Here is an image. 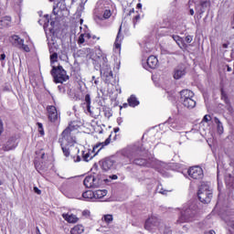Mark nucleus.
Segmentation results:
<instances>
[{
  "label": "nucleus",
  "instance_id": "bf43d9fd",
  "mask_svg": "<svg viewBox=\"0 0 234 234\" xmlns=\"http://www.w3.org/2000/svg\"><path fill=\"white\" fill-rule=\"evenodd\" d=\"M40 158L42 159V160H45V153L43 152V153H41V156H40Z\"/></svg>",
  "mask_w": 234,
  "mask_h": 234
},
{
  "label": "nucleus",
  "instance_id": "864d4df0",
  "mask_svg": "<svg viewBox=\"0 0 234 234\" xmlns=\"http://www.w3.org/2000/svg\"><path fill=\"white\" fill-rule=\"evenodd\" d=\"M75 162H81V157H80V155H77Z\"/></svg>",
  "mask_w": 234,
  "mask_h": 234
},
{
  "label": "nucleus",
  "instance_id": "5fc2aeb1",
  "mask_svg": "<svg viewBox=\"0 0 234 234\" xmlns=\"http://www.w3.org/2000/svg\"><path fill=\"white\" fill-rule=\"evenodd\" d=\"M189 14H190V16H195V10L190 9V10H189Z\"/></svg>",
  "mask_w": 234,
  "mask_h": 234
},
{
  "label": "nucleus",
  "instance_id": "f03ea898",
  "mask_svg": "<svg viewBox=\"0 0 234 234\" xmlns=\"http://www.w3.org/2000/svg\"><path fill=\"white\" fill-rule=\"evenodd\" d=\"M50 74L53 78L54 83H65V81H69V77L67 75V70L63 69V66H53Z\"/></svg>",
  "mask_w": 234,
  "mask_h": 234
},
{
  "label": "nucleus",
  "instance_id": "2f4dec72",
  "mask_svg": "<svg viewBox=\"0 0 234 234\" xmlns=\"http://www.w3.org/2000/svg\"><path fill=\"white\" fill-rule=\"evenodd\" d=\"M220 92H221V100L225 101L227 105H229V98L228 97V93L224 91V88H221Z\"/></svg>",
  "mask_w": 234,
  "mask_h": 234
},
{
  "label": "nucleus",
  "instance_id": "4c0bfd02",
  "mask_svg": "<svg viewBox=\"0 0 234 234\" xmlns=\"http://www.w3.org/2000/svg\"><path fill=\"white\" fill-rule=\"evenodd\" d=\"M50 62L51 63L58 62V53L57 52H54L53 54L50 55Z\"/></svg>",
  "mask_w": 234,
  "mask_h": 234
},
{
  "label": "nucleus",
  "instance_id": "79ce46f5",
  "mask_svg": "<svg viewBox=\"0 0 234 234\" xmlns=\"http://www.w3.org/2000/svg\"><path fill=\"white\" fill-rule=\"evenodd\" d=\"M5 133V126L3 124V120L0 118V136Z\"/></svg>",
  "mask_w": 234,
  "mask_h": 234
},
{
  "label": "nucleus",
  "instance_id": "f3484780",
  "mask_svg": "<svg viewBox=\"0 0 234 234\" xmlns=\"http://www.w3.org/2000/svg\"><path fill=\"white\" fill-rule=\"evenodd\" d=\"M93 200H99L100 202L103 201V198L107 197V190H95Z\"/></svg>",
  "mask_w": 234,
  "mask_h": 234
},
{
  "label": "nucleus",
  "instance_id": "69168bd1",
  "mask_svg": "<svg viewBox=\"0 0 234 234\" xmlns=\"http://www.w3.org/2000/svg\"><path fill=\"white\" fill-rule=\"evenodd\" d=\"M58 89H61V86H58Z\"/></svg>",
  "mask_w": 234,
  "mask_h": 234
},
{
  "label": "nucleus",
  "instance_id": "37998d69",
  "mask_svg": "<svg viewBox=\"0 0 234 234\" xmlns=\"http://www.w3.org/2000/svg\"><path fill=\"white\" fill-rule=\"evenodd\" d=\"M98 40H100V37H96V35H93V36H91L90 41L91 43H96V41H98Z\"/></svg>",
  "mask_w": 234,
  "mask_h": 234
},
{
  "label": "nucleus",
  "instance_id": "680f3d73",
  "mask_svg": "<svg viewBox=\"0 0 234 234\" xmlns=\"http://www.w3.org/2000/svg\"><path fill=\"white\" fill-rule=\"evenodd\" d=\"M223 48H228V44H223Z\"/></svg>",
  "mask_w": 234,
  "mask_h": 234
},
{
  "label": "nucleus",
  "instance_id": "b1692460",
  "mask_svg": "<svg viewBox=\"0 0 234 234\" xmlns=\"http://www.w3.org/2000/svg\"><path fill=\"white\" fill-rule=\"evenodd\" d=\"M62 217L65 218V220H67V222H69V224H76V222L79 220L78 217H76L74 214H63Z\"/></svg>",
  "mask_w": 234,
  "mask_h": 234
},
{
  "label": "nucleus",
  "instance_id": "aec40b11",
  "mask_svg": "<svg viewBox=\"0 0 234 234\" xmlns=\"http://www.w3.org/2000/svg\"><path fill=\"white\" fill-rule=\"evenodd\" d=\"M94 156H96V154L90 152V150L82 151V159L84 162H90Z\"/></svg>",
  "mask_w": 234,
  "mask_h": 234
},
{
  "label": "nucleus",
  "instance_id": "c85d7f7f",
  "mask_svg": "<svg viewBox=\"0 0 234 234\" xmlns=\"http://www.w3.org/2000/svg\"><path fill=\"white\" fill-rule=\"evenodd\" d=\"M121 35H122V27L119 28V31L115 39V43H114L115 48H121L122 47V42L120 41Z\"/></svg>",
  "mask_w": 234,
  "mask_h": 234
},
{
  "label": "nucleus",
  "instance_id": "7ed1b4c3",
  "mask_svg": "<svg viewBox=\"0 0 234 234\" xmlns=\"http://www.w3.org/2000/svg\"><path fill=\"white\" fill-rule=\"evenodd\" d=\"M197 198L202 204H209L213 198V191L209 189V186L202 183L198 188Z\"/></svg>",
  "mask_w": 234,
  "mask_h": 234
},
{
  "label": "nucleus",
  "instance_id": "58836bf2",
  "mask_svg": "<svg viewBox=\"0 0 234 234\" xmlns=\"http://www.w3.org/2000/svg\"><path fill=\"white\" fill-rule=\"evenodd\" d=\"M200 6H201L202 8H207V6H211V2H210V1H207V0L202 1V2L200 3Z\"/></svg>",
  "mask_w": 234,
  "mask_h": 234
},
{
  "label": "nucleus",
  "instance_id": "6ab92c4d",
  "mask_svg": "<svg viewBox=\"0 0 234 234\" xmlns=\"http://www.w3.org/2000/svg\"><path fill=\"white\" fill-rule=\"evenodd\" d=\"M85 232V227L81 224H77L70 229V234H82Z\"/></svg>",
  "mask_w": 234,
  "mask_h": 234
},
{
  "label": "nucleus",
  "instance_id": "603ef678",
  "mask_svg": "<svg viewBox=\"0 0 234 234\" xmlns=\"http://www.w3.org/2000/svg\"><path fill=\"white\" fill-rule=\"evenodd\" d=\"M133 14H134V8L129 11L128 16H133Z\"/></svg>",
  "mask_w": 234,
  "mask_h": 234
},
{
  "label": "nucleus",
  "instance_id": "6e6d98bb",
  "mask_svg": "<svg viewBox=\"0 0 234 234\" xmlns=\"http://www.w3.org/2000/svg\"><path fill=\"white\" fill-rule=\"evenodd\" d=\"M113 133H120V128H118V127L113 128Z\"/></svg>",
  "mask_w": 234,
  "mask_h": 234
},
{
  "label": "nucleus",
  "instance_id": "20e7f679",
  "mask_svg": "<svg viewBox=\"0 0 234 234\" xmlns=\"http://www.w3.org/2000/svg\"><path fill=\"white\" fill-rule=\"evenodd\" d=\"M47 114H48V120L51 123H56L58 120H59V113L58 112V108L54 105H48L46 108Z\"/></svg>",
  "mask_w": 234,
  "mask_h": 234
},
{
  "label": "nucleus",
  "instance_id": "72a5a7b5",
  "mask_svg": "<svg viewBox=\"0 0 234 234\" xmlns=\"http://www.w3.org/2000/svg\"><path fill=\"white\" fill-rule=\"evenodd\" d=\"M111 16H112V12L111 11V9H106L102 15V18L101 19H109Z\"/></svg>",
  "mask_w": 234,
  "mask_h": 234
},
{
  "label": "nucleus",
  "instance_id": "2eb2a0df",
  "mask_svg": "<svg viewBox=\"0 0 234 234\" xmlns=\"http://www.w3.org/2000/svg\"><path fill=\"white\" fill-rule=\"evenodd\" d=\"M16 149V138L11 137L8 141L3 145V151H12Z\"/></svg>",
  "mask_w": 234,
  "mask_h": 234
},
{
  "label": "nucleus",
  "instance_id": "f8f14e48",
  "mask_svg": "<svg viewBox=\"0 0 234 234\" xmlns=\"http://www.w3.org/2000/svg\"><path fill=\"white\" fill-rule=\"evenodd\" d=\"M91 37H92V35H90V33L80 34L78 39V43L79 45H83V43L87 41L88 45H94V42L90 41Z\"/></svg>",
  "mask_w": 234,
  "mask_h": 234
},
{
  "label": "nucleus",
  "instance_id": "39448f33",
  "mask_svg": "<svg viewBox=\"0 0 234 234\" xmlns=\"http://www.w3.org/2000/svg\"><path fill=\"white\" fill-rule=\"evenodd\" d=\"M187 175L193 180H202L204 178V170L200 166H191L187 170Z\"/></svg>",
  "mask_w": 234,
  "mask_h": 234
},
{
  "label": "nucleus",
  "instance_id": "1a4fd4ad",
  "mask_svg": "<svg viewBox=\"0 0 234 234\" xmlns=\"http://www.w3.org/2000/svg\"><path fill=\"white\" fill-rule=\"evenodd\" d=\"M85 187H98V179L94 176H88L83 180Z\"/></svg>",
  "mask_w": 234,
  "mask_h": 234
},
{
  "label": "nucleus",
  "instance_id": "f704fd0d",
  "mask_svg": "<svg viewBox=\"0 0 234 234\" xmlns=\"http://www.w3.org/2000/svg\"><path fill=\"white\" fill-rule=\"evenodd\" d=\"M35 169L39 173L43 169V165H41V163L37 160H35L34 162Z\"/></svg>",
  "mask_w": 234,
  "mask_h": 234
},
{
  "label": "nucleus",
  "instance_id": "a18cd8bd",
  "mask_svg": "<svg viewBox=\"0 0 234 234\" xmlns=\"http://www.w3.org/2000/svg\"><path fill=\"white\" fill-rule=\"evenodd\" d=\"M203 122H206V123H207V122H211V116L210 115H205L203 117Z\"/></svg>",
  "mask_w": 234,
  "mask_h": 234
},
{
  "label": "nucleus",
  "instance_id": "6e6552de",
  "mask_svg": "<svg viewBox=\"0 0 234 234\" xmlns=\"http://www.w3.org/2000/svg\"><path fill=\"white\" fill-rule=\"evenodd\" d=\"M133 164L135 165H140L141 167H151V163H149V160L141 157V155L138 154H133Z\"/></svg>",
  "mask_w": 234,
  "mask_h": 234
},
{
  "label": "nucleus",
  "instance_id": "09e8293b",
  "mask_svg": "<svg viewBox=\"0 0 234 234\" xmlns=\"http://www.w3.org/2000/svg\"><path fill=\"white\" fill-rule=\"evenodd\" d=\"M225 69H227V72H231V70H233L231 67L228 64L225 65Z\"/></svg>",
  "mask_w": 234,
  "mask_h": 234
},
{
  "label": "nucleus",
  "instance_id": "4be33fe9",
  "mask_svg": "<svg viewBox=\"0 0 234 234\" xmlns=\"http://www.w3.org/2000/svg\"><path fill=\"white\" fill-rule=\"evenodd\" d=\"M184 107H186V109H195L197 106V101L193 100V98L186 99L182 101Z\"/></svg>",
  "mask_w": 234,
  "mask_h": 234
},
{
  "label": "nucleus",
  "instance_id": "412c9836",
  "mask_svg": "<svg viewBox=\"0 0 234 234\" xmlns=\"http://www.w3.org/2000/svg\"><path fill=\"white\" fill-rule=\"evenodd\" d=\"M103 72V76H105V83H111V80H112V70L111 68H106V69H101Z\"/></svg>",
  "mask_w": 234,
  "mask_h": 234
},
{
  "label": "nucleus",
  "instance_id": "4d7b16f0",
  "mask_svg": "<svg viewBox=\"0 0 234 234\" xmlns=\"http://www.w3.org/2000/svg\"><path fill=\"white\" fill-rule=\"evenodd\" d=\"M159 193H161V195H166V194H167V191H165V190H160Z\"/></svg>",
  "mask_w": 234,
  "mask_h": 234
},
{
  "label": "nucleus",
  "instance_id": "c9c22d12",
  "mask_svg": "<svg viewBox=\"0 0 234 234\" xmlns=\"http://www.w3.org/2000/svg\"><path fill=\"white\" fill-rule=\"evenodd\" d=\"M37 125L38 127V133L41 134V136H45V130L43 129V123L37 122Z\"/></svg>",
  "mask_w": 234,
  "mask_h": 234
},
{
  "label": "nucleus",
  "instance_id": "5701e85b",
  "mask_svg": "<svg viewBox=\"0 0 234 234\" xmlns=\"http://www.w3.org/2000/svg\"><path fill=\"white\" fill-rule=\"evenodd\" d=\"M127 101L130 107H138L140 105V101H138L135 95H131Z\"/></svg>",
  "mask_w": 234,
  "mask_h": 234
},
{
  "label": "nucleus",
  "instance_id": "ddd939ff",
  "mask_svg": "<svg viewBox=\"0 0 234 234\" xmlns=\"http://www.w3.org/2000/svg\"><path fill=\"white\" fill-rule=\"evenodd\" d=\"M12 25V16H3L0 18V30L3 28H8Z\"/></svg>",
  "mask_w": 234,
  "mask_h": 234
},
{
  "label": "nucleus",
  "instance_id": "bb28decb",
  "mask_svg": "<svg viewBox=\"0 0 234 234\" xmlns=\"http://www.w3.org/2000/svg\"><path fill=\"white\" fill-rule=\"evenodd\" d=\"M11 39H13V45H16V47H20L21 46V41H25V39L19 37V36L17 35H13L11 36Z\"/></svg>",
  "mask_w": 234,
  "mask_h": 234
},
{
  "label": "nucleus",
  "instance_id": "052dcab7",
  "mask_svg": "<svg viewBox=\"0 0 234 234\" xmlns=\"http://www.w3.org/2000/svg\"><path fill=\"white\" fill-rule=\"evenodd\" d=\"M136 8H142V4H137Z\"/></svg>",
  "mask_w": 234,
  "mask_h": 234
},
{
  "label": "nucleus",
  "instance_id": "13d9d810",
  "mask_svg": "<svg viewBox=\"0 0 234 234\" xmlns=\"http://www.w3.org/2000/svg\"><path fill=\"white\" fill-rule=\"evenodd\" d=\"M207 234H217V232H215V230L211 229Z\"/></svg>",
  "mask_w": 234,
  "mask_h": 234
},
{
  "label": "nucleus",
  "instance_id": "a211bd4d",
  "mask_svg": "<svg viewBox=\"0 0 234 234\" xmlns=\"http://www.w3.org/2000/svg\"><path fill=\"white\" fill-rule=\"evenodd\" d=\"M172 38L174 39V41H176V45L180 47V48H187V44L184 42V38H182V37L178 35H173Z\"/></svg>",
  "mask_w": 234,
  "mask_h": 234
},
{
  "label": "nucleus",
  "instance_id": "4468645a",
  "mask_svg": "<svg viewBox=\"0 0 234 234\" xmlns=\"http://www.w3.org/2000/svg\"><path fill=\"white\" fill-rule=\"evenodd\" d=\"M190 98H195V93H193L191 90H183L180 91L181 101H185L186 100H189Z\"/></svg>",
  "mask_w": 234,
  "mask_h": 234
},
{
  "label": "nucleus",
  "instance_id": "cd10ccee",
  "mask_svg": "<svg viewBox=\"0 0 234 234\" xmlns=\"http://www.w3.org/2000/svg\"><path fill=\"white\" fill-rule=\"evenodd\" d=\"M214 122L218 126V133H219V134H222L224 133V126L222 125V122L217 117L214 118Z\"/></svg>",
  "mask_w": 234,
  "mask_h": 234
},
{
  "label": "nucleus",
  "instance_id": "0eeeda50",
  "mask_svg": "<svg viewBox=\"0 0 234 234\" xmlns=\"http://www.w3.org/2000/svg\"><path fill=\"white\" fill-rule=\"evenodd\" d=\"M158 226H160V219L152 216L146 219L144 223V229H147V231H153V229H154V228H158Z\"/></svg>",
  "mask_w": 234,
  "mask_h": 234
},
{
  "label": "nucleus",
  "instance_id": "393cba45",
  "mask_svg": "<svg viewBox=\"0 0 234 234\" xmlns=\"http://www.w3.org/2000/svg\"><path fill=\"white\" fill-rule=\"evenodd\" d=\"M84 105H86L87 111L90 113V115L94 116V114L92 113V111H90V94L85 95Z\"/></svg>",
  "mask_w": 234,
  "mask_h": 234
},
{
  "label": "nucleus",
  "instance_id": "c756f323",
  "mask_svg": "<svg viewBox=\"0 0 234 234\" xmlns=\"http://www.w3.org/2000/svg\"><path fill=\"white\" fill-rule=\"evenodd\" d=\"M186 75V70L184 69H176L175 73H174V79L175 80H180V78H182V76Z\"/></svg>",
  "mask_w": 234,
  "mask_h": 234
},
{
  "label": "nucleus",
  "instance_id": "f257e3e1",
  "mask_svg": "<svg viewBox=\"0 0 234 234\" xmlns=\"http://www.w3.org/2000/svg\"><path fill=\"white\" fill-rule=\"evenodd\" d=\"M75 132H76V126L70 123L61 133L60 138L58 139L63 154L67 158H69V156H72L74 158V153L77 154L78 153H80V149L74 146V144H76V135L74 133Z\"/></svg>",
  "mask_w": 234,
  "mask_h": 234
},
{
  "label": "nucleus",
  "instance_id": "ea45409f",
  "mask_svg": "<svg viewBox=\"0 0 234 234\" xmlns=\"http://www.w3.org/2000/svg\"><path fill=\"white\" fill-rule=\"evenodd\" d=\"M138 21H140V14H138L133 18V23L134 25V27H136V24L138 23Z\"/></svg>",
  "mask_w": 234,
  "mask_h": 234
},
{
  "label": "nucleus",
  "instance_id": "8fccbe9b",
  "mask_svg": "<svg viewBox=\"0 0 234 234\" xmlns=\"http://www.w3.org/2000/svg\"><path fill=\"white\" fill-rule=\"evenodd\" d=\"M129 107V104L127 102L123 103L121 109H127Z\"/></svg>",
  "mask_w": 234,
  "mask_h": 234
},
{
  "label": "nucleus",
  "instance_id": "9d476101",
  "mask_svg": "<svg viewBox=\"0 0 234 234\" xmlns=\"http://www.w3.org/2000/svg\"><path fill=\"white\" fill-rule=\"evenodd\" d=\"M134 154L128 152L123 154L120 158V164L122 165H129V164H133Z\"/></svg>",
  "mask_w": 234,
  "mask_h": 234
},
{
  "label": "nucleus",
  "instance_id": "7c9ffc66",
  "mask_svg": "<svg viewBox=\"0 0 234 234\" xmlns=\"http://www.w3.org/2000/svg\"><path fill=\"white\" fill-rule=\"evenodd\" d=\"M109 144H111V135L103 143L95 145L93 147V151H96L98 147H101V149H102V147H105V145H109Z\"/></svg>",
  "mask_w": 234,
  "mask_h": 234
},
{
  "label": "nucleus",
  "instance_id": "338daca9",
  "mask_svg": "<svg viewBox=\"0 0 234 234\" xmlns=\"http://www.w3.org/2000/svg\"><path fill=\"white\" fill-rule=\"evenodd\" d=\"M49 1H54V0H49Z\"/></svg>",
  "mask_w": 234,
  "mask_h": 234
},
{
  "label": "nucleus",
  "instance_id": "473e14b6",
  "mask_svg": "<svg viewBox=\"0 0 234 234\" xmlns=\"http://www.w3.org/2000/svg\"><path fill=\"white\" fill-rule=\"evenodd\" d=\"M18 48H21L24 52H30V48L28 45L25 44V40H20V46Z\"/></svg>",
  "mask_w": 234,
  "mask_h": 234
},
{
  "label": "nucleus",
  "instance_id": "e433bc0d",
  "mask_svg": "<svg viewBox=\"0 0 234 234\" xmlns=\"http://www.w3.org/2000/svg\"><path fill=\"white\" fill-rule=\"evenodd\" d=\"M112 220H113L112 215L107 214L104 216V222H106V224H111Z\"/></svg>",
  "mask_w": 234,
  "mask_h": 234
},
{
  "label": "nucleus",
  "instance_id": "0e129e2a",
  "mask_svg": "<svg viewBox=\"0 0 234 234\" xmlns=\"http://www.w3.org/2000/svg\"><path fill=\"white\" fill-rule=\"evenodd\" d=\"M95 84H98V81L95 80Z\"/></svg>",
  "mask_w": 234,
  "mask_h": 234
},
{
  "label": "nucleus",
  "instance_id": "c03bdc74",
  "mask_svg": "<svg viewBox=\"0 0 234 234\" xmlns=\"http://www.w3.org/2000/svg\"><path fill=\"white\" fill-rule=\"evenodd\" d=\"M186 43H191L193 41V36L188 35L185 38Z\"/></svg>",
  "mask_w": 234,
  "mask_h": 234
},
{
  "label": "nucleus",
  "instance_id": "e2e57ef3",
  "mask_svg": "<svg viewBox=\"0 0 234 234\" xmlns=\"http://www.w3.org/2000/svg\"><path fill=\"white\" fill-rule=\"evenodd\" d=\"M0 186H3V181L0 180Z\"/></svg>",
  "mask_w": 234,
  "mask_h": 234
},
{
  "label": "nucleus",
  "instance_id": "a19ab883",
  "mask_svg": "<svg viewBox=\"0 0 234 234\" xmlns=\"http://www.w3.org/2000/svg\"><path fill=\"white\" fill-rule=\"evenodd\" d=\"M164 23H165L164 28H171V23L169 22V18L164 19Z\"/></svg>",
  "mask_w": 234,
  "mask_h": 234
},
{
  "label": "nucleus",
  "instance_id": "dca6fc26",
  "mask_svg": "<svg viewBox=\"0 0 234 234\" xmlns=\"http://www.w3.org/2000/svg\"><path fill=\"white\" fill-rule=\"evenodd\" d=\"M146 63L149 69H156V67H158V58L155 56L151 55L148 57Z\"/></svg>",
  "mask_w": 234,
  "mask_h": 234
},
{
  "label": "nucleus",
  "instance_id": "9b49d317",
  "mask_svg": "<svg viewBox=\"0 0 234 234\" xmlns=\"http://www.w3.org/2000/svg\"><path fill=\"white\" fill-rule=\"evenodd\" d=\"M114 166V161L111 158H106L101 161V167L103 171H111Z\"/></svg>",
  "mask_w": 234,
  "mask_h": 234
},
{
  "label": "nucleus",
  "instance_id": "49530a36",
  "mask_svg": "<svg viewBox=\"0 0 234 234\" xmlns=\"http://www.w3.org/2000/svg\"><path fill=\"white\" fill-rule=\"evenodd\" d=\"M33 189H34L35 193H37V195H41V189H38L37 186H34Z\"/></svg>",
  "mask_w": 234,
  "mask_h": 234
},
{
  "label": "nucleus",
  "instance_id": "a878e982",
  "mask_svg": "<svg viewBox=\"0 0 234 234\" xmlns=\"http://www.w3.org/2000/svg\"><path fill=\"white\" fill-rule=\"evenodd\" d=\"M82 197L84 200H94V191L87 190L82 193Z\"/></svg>",
  "mask_w": 234,
  "mask_h": 234
},
{
  "label": "nucleus",
  "instance_id": "de8ad7c7",
  "mask_svg": "<svg viewBox=\"0 0 234 234\" xmlns=\"http://www.w3.org/2000/svg\"><path fill=\"white\" fill-rule=\"evenodd\" d=\"M6 59V55L5 53L0 55V61H5Z\"/></svg>",
  "mask_w": 234,
  "mask_h": 234
},
{
  "label": "nucleus",
  "instance_id": "3c124183",
  "mask_svg": "<svg viewBox=\"0 0 234 234\" xmlns=\"http://www.w3.org/2000/svg\"><path fill=\"white\" fill-rule=\"evenodd\" d=\"M110 178H112V180H118V176L112 175Z\"/></svg>",
  "mask_w": 234,
  "mask_h": 234
},
{
  "label": "nucleus",
  "instance_id": "423d86ee",
  "mask_svg": "<svg viewBox=\"0 0 234 234\" xmlns=\"http://www.w3.org/2000/svg\"><path fill=\"white\" fill-rule=\"evenodd\" d=\"M197 213L191 212V209H186L184 213L181 214L179 218L177 219V224H184V222H191L194 218Z\"/></svg>",
  "mask_w": 234,
  "mask_h": 234
}]
</instances>
